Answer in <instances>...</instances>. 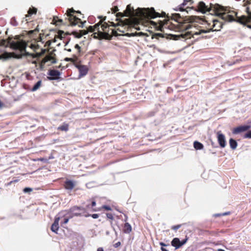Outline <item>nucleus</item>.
Segmentation results:
<instances>
[{"mask_svg": "<svg viewBox=\"0 0 251 251\" xmlns=\"http://www.w3.org/2000/svg\"><path fill=\"white\" fill-rule=\"evenodd\" d=\"M198 9L199 11L202 13L212 11L216 16L221 18L225 21L230 22L234 21L235 19L232 15L227 14V13L234 14L235 16H237V14L236 12L230 10L229 8L227 7H225L219 4L210 3V6L209 7L203 1H200L199 3Z\"/></svg>", "mask_w": 251, "mask_h": 251, "instance_id": "nucleus-1", "label": "nucleus"}, {"mask_svg": "<svg viewBox=\"0 0 251 251\" xmlns=\"http://www.w3.org/2000/svg\"><path fill=\"white\" fill-rule=\"evenodd\" d=\"M118 14L122 15V17H130L135 20L144 18L154 19L159 17V13L155 12L153 8H138L135 12L130 4L127 5L124 13H119Z\"/></svg>", "mask_w": 251, "mask_h": 251, "instance_id": "nucleus-2", "label": "nucleus"}, {"mask_svg": "<svg viewBox=\"0 0 251 251\" xmlns=\"http://www.w3.org/2000/svg\"><path fill=\"white\" fill-rule=\"evenodd\" d=\"M213 24L212 25L213 28H214L217 25L219 29L216 28L215 29L213 30L212 28H210L208 30L201 29V30H199L198 31H196V32H193L192 31H187V32H186L185 33H182L178 35H171L172 39L174 40H177L180 39L181 38H182V39L190 38L191 36H192L194 37V35H200L201 33H206L209 32L211 31H218V30H220V29L222 27V25L221 24V23H219L217 20H213Z\"/></svg>", "mask_w": 251, "mask_h": 251, "instance_id": "nucleus-3", "label": "nucleus"}, {"mask_svg": "<svg viewBox=\"0 0 251 251\" xmlns=\"http://www.w3.org/2000/svg\"><path fill=\"white\" fill-rule=\"evenodd\" d=\"M1 44L6 47H10L13 50H18L21 53L26 52V43L24 41L20 40L18 36H16L14 39L9 37L7 41L3 40Z\"/></svg>", "mask_w": 251, "mask_h": 251, "instance_id": "nucleus-4", "label": "nucleus"}, {"mask_svg": "<svg viewBox=\"0 0 251 251\" xmlns=\"http://www.w3.org/2000/svg\"><path fill=\"white\" fill-rule=\"evenodd\" d=\"M171 18L178 23V28L180 30H187L191 27V25L189 24L188 18H181L179 14H172Z\"/></svg>", "mask_w": 251, "mask_h": 251, "instance_id": "nucleus-5", "label": "nucleus"}, {"mask_svg": "<svg viewBox=\"0 0 251 251\" xmlns=\"http://www.w3.org/2000/svg\"><path fill=\"white\" fill-rule=\"evenodd\" d=\"M100 28L102 31H100V36L101 38L110 40L113 36H118L119 35L115 29L110 28L109 25L106 23L102 24Z\"/></svg>", "mask_w": 251, "mask_h": 251, "instance_id": "nucleus-6", "label": "nucleus"}, {"mask_svg": "<svg viewBox=\"0 0 251 251\" xmlns=\"http://www.w3.org/2000/svg\"><path fill=\"white\" fill-rule=\"evenodd\" d=\"M249 4L250 6L247 7L246 11L248 14V16L243 15L241 17H237L236 22L242 25H245L251 21V2L248 1L244 4L245 6Z\"/></svg>", "mask_w": 251, "mask_h": 251, "instance_id": "nucleus-7", "label": "nucleus"}, {"mask_svg": "<svg viewBox=\"0 0 251 251\" xmlns=\"http://www.w3.org/2000/svg\"><path fill=\"white\" fill-rule=\"evenodd\" d=\"M75 13V11L73 9H68L67 10V15L69 17V21L72 26H75L77 24V21H80V19L76 16H73L72 13Z\"/></svg>", "mask_w": 251, "mask_h": 251, "instance_id": "nucleus-8", "label": "nucleus"}, {"mask_svg": "<svg viewBox=\"0 0 251 251\" xmlns=\"http://www.w3.org/2000/svg\"><path fill=\"white\" fill-rule=\"evenodd\" d=\"M48 74L50 75V76L47 77V79L49 80H58L61 75L60 72L55 70H49Z\"/></svg>", "mask_w": 251, "mask_h": 251, "instance_id": "nucleus-9", "label": "nucleus"}, {"mask_svg": "<svg viewBox=\"0 0 251 251\" xmlns=\"http://www.w3.org/2000/svg\"><path fill=\"white\" fill-rule=\"evenodd\" d=\"M217 139L219 145L221 148H224L226 147V142L225 135L221 133L220 131H218L217 133Z\"/></svg>", "mask_w": 251, "mask_h": 251, "instance_id": "nucleus-10", "label": "nucleus"}, {"mask_svg": "<svg viewBox=\"0 0 251 251\" xmlns=\"http://www.w3.org/2000/svg\"><path fill=\"white\" fill-rule=\"evenodd\" d=\"M250 127L251 126L250 125L240 126L234 128L232 130V133L234 134H237L248 130L250 128Z\"/></svg>", "mask_w": 251, "mask_h": 251, "instance_id": "nucleus-11", "label": "nucleus"}, {"mask_svg": "<svg viewBox=\"0 0 251 251\" xmlns=\"http://www.w3.org/2000/svg\"><path fill=\"white\" fill-rule=\"evenodd\" d=\"M75 67L79 71V77L85 76L88 73V68L86 66L83 65H75Z\"/></svg>", "mask_w": 251, "mask_h": 251, "instance_id": "nucleus-12", "label": "nucleus"}, {"mask_svg": "<svg viewBox=\"0 0 251 251\" xmlns=\"http://www.w3.org/2000/svg\"><path fill=\"white\" fill-rule=\"evenodd\" d=\"M60 218L59 217H55L54 221L51 226V230L55 233H57V231L59 229V221Z\"/></svg>", "mask_w": 251, "mask_h": 251, "instance_id": "nucleus-13", "label": "nucleus"}, {"mask_svg": "<svg viewBox=\"0 0 251 251\" xmlns=\"http://www.w3.org/2000/svg\"><path fill=\"white\" fill-rule=\"evenodd\" d=\"M180 240L178 238H174L171 241V245L175 248V250L179 249L181 246Z\"/></svg>", "mask_w": 251, "mask_h": 251, "instance_id": "nucleus-14", "label": "nucleus"}, {"mask_svg": "<svg viewBox=\"0 0 251 251\" xmlns=\"http://www.w3.org/2000/svg\"><path fill=\"white\" fill-rule=\"evenodd\" d=\"M80 209V207L74 206L70 209V211L73 216H77L81 215V213L79 212Z\"/></svg>", "mask_w": 251, "mask_h": 251, "instance_id": "nucleus-15", "label": "nucleus"}, {"mask_svg": "<svg viewBox=\"0 0 251 251\" xmlns=\"http://www.w3.org/2000/svg\"><path fill=\"white\" fill-rule=\"evenodd\" d=\"M64 186L66 189L72 190L74 188L75 184L73 181L69 180L65 181Z\"/></svg>", "mask_w": 251, "mask_h": 251, "instance_id": "nucleus-16", "label": "nucleus"}, {"mask_svg": "<svg viewBox=\"0 0 251 251\" xmlns=\"http://www.w3.org/2000/svg\"><path fill=\"white\" fill-rule=\"evenodd\" d=\"M229 146L231 149L234 150L237 148V143L236 141L232 138H230L229 141Z\"/></svg>", "mask_w": 251, "mask_h": 251, "instance_id": "nucleus-17", "label": "nucleus"}, {"mask_svg": "<svg viewBox=\"0 0 251 251\" xmlns=\"http://www.w3.org/2000/svg\"><path fill=\"white\" fill-rule=\"evenodd\" d=\"M37 11V9L36 8L32 7L31 8H30L27 12V14L26 15V17H28L32 15L33 14H36Z\"/></svg>", "mask_w": 251, "mask_h": 251, "instance_id": "nucleus-18", "label": "nucleus"}, {"mask_svg": "<svg viewBox=\"0 0 251 251\" xmlns=\"http://www.w3.org/2000/svg\"><path fill=\"white\" fill-rule=\"evenodd\" d=\"M44 62L46 63L49 61H50L52 64H55L56 63V60L55 58H53L51 56L49 55L46 56L43 59Z\"/></svg>", "mask_w": 251, "mask_h": 251, "instance_id": "nucleus-19", "label": "nucleus"}, {"mask_svg": "<svg viewBox=\"0 0 251 251\" xmlns=\"http://www.w3.org/2000/svg\"><path fill=\"white\" fill-rule=\"evenodd\" d=\"M131 226L128 223H126L124 226V232L129 233L131 231Z\"/></svg>", "mask_w": 251, "mask_h": 251, "instance_id": "nucleus-20", "label": "nucleus"}, {"mask_svg": "<svg viewBox=\"0 0 251 251\" xmlns=\"http://www.w3.org/2000/svg\"><path fill=\"white\" fill-rule=\"evenodd\" d=\"M57 129L61 131H67L69 129V125L68 124L64 123L58 126Z\"/></svg>", "mask_w": 251, "mask_h": 251, "instance_id": "nucleus-21", "label": "nucleus"}, {"mask_svg": "<svg viewBox=\"0 0 251 251\" xmlns=\"http://www.w3.org/2000/svg\"><path fill=\"white\" fill-rule=\"evenodd\" d=\"M194 147L196 150H201L203 148V145L201 143L198 141H195L194 142Z\"/></svg>", "mask_w": 251, "mask_h": 251, "instance_id": "nucleus-22", "label": "nucleus"}, {"mask_svg": "<svg viewBox=\"0 0 251 251\" xmlns=\"http://www.w3.org/2000/svg\"><path fill=\"white\" fill-rule=\"evenodd\" d=\"M188 2V0H184L183 3H181L179 6V8L175 9V10H176V11L179 10L180 11H185L184 9L183 8V7L185 5H186L187 4Z\"/></svg>", "mask_w": 251, "mask_h": 251, "instance_id": "nucleus-23", "label": "nucleus"}, {"mask_svg": "<svg viewBox=\"0 0 251 251\" xmlns=\"http://www.w3.org/2000/svg\"><path fill=\"white\" fill-rule=\"evenodd\" d=\"M42 83L41 80L38 81L33 86V87L31 88V91L34 92L36 91L37 90L39 89L40 86H41Z\"/></svg>", "mask_w": 251, "mask_h": 251, "instance_id": "nucleus-24", "label": "nucleus"}, {"mask_svg": "<svg viewBox=\"0 0 251 251\" xmlns=\"http://www.w3.org/2000/svg\"><path fill=\"white\" fill-rule=\"evenodd\" d=\"M73 34L77 38H80L82 36V35L80 32H77V31H73Z\"/></svg>", "mask_w": 251, "mask_h": 251, "instance_id": "nucleus-25", "label": "nucleus"}, {"mask_svg": "<svg viewBox=\"0 0 251 251\" xmlns=\"http://www.w3.org/2000/svg\"><path fill=\"white\" fill-rule=\"evenodd\" d=\"M10 23L13 26H17L18 25V22L16 21L15 17H12L11 19Z\"/></svg>", "mask_w": 251, "mask_h": 251, "instance_id": "nucleus-26", "label": "nucleus"}, {"mask_svg": "<svg viewBox=\"0 0 251 251\" xmlns=\"http://www.w3.org/2000/svg\"><path fill=\"white\" fill-rule=\"evenodd\" d=\"M243 138L251 139V130H249L247 133H246L244 134Z\"/></svg>", "mask_w": 251, "mask_h": 251, "instance_id": "nucleus-27", "label": "nucleus"}, {"mask_svg": "<svg viewBox=\"0 0 251 251\" xmlns=\"http://www.w3.org/2000/svg\"><path fill=\"white\" fill-rule=\"evenodd\" d=\"M32 191V189L29 187H25L23 189V192L25 193L30 192Z\"/></svg>", "mask_w": 251, "mask_h": 251, "instance_id": "nucleus-28", "label": "nucleus"}, {"mask_svg": "<svg viewBox=\"0 0 251 251\" xmlns=\"http://www.w3.org/2000/svg\"><path fill=\"white\" fill-rule=\"evenodd\" d=\"M101 24V23H98V24H96L94 26V28H95V30H98V31L99 32V33L100 34V31L99 29H100V25Z\"/></svg>", "mask_w": 251, "mask_h": 251, "instance_id": "nucleus-29", "label": "nucleus"}, {"mask_svg": "<svg viewBox=\"0 0 251 251\" xmlns=\"http://www.w3.org/2000/svg\"><path fill=\"white\" fill-rule=\"evenodd\" d=\"M188 240V237L187 236H186L185 238L183 239L182 240L180 241V244H181V246L184 245Z\"/></svg>", "mask_w": 251, "mask_h": 251, "instance_id": "nucleus-30", "label": "nucleus"}, {"mask_svg": "<svg viewBox=\"0 0 251 251\" xmlns=\"http://www.w3.org/2000/svg\"><path fill=\"white\" fill-rule=\"evenodd\" d=\"M91 216L93 219H97L99 217V215L98 214H88L86 217Z\"/></svg>", "mask_w": 251, "mask_h": 251, "instance_id": "nucleus-31", "label": "nucleus"}, {"mask_svg": "<svg viewBox=\"0 0 251 251\" xmlns=\"http://www.w3.org/2000/svg\"><path fill=\"white\" fill-rule=\"evenodd\" d=\"M124 26H122L119 28H118L116 30L117 31H119V32H122V33H124L125 32V30H124Z\"/></svg>", "mask_w": 251, "mask_h": 251, "instance_id": "nucleus-32", "label": "nucleus"}, {"mask_svg": "<svg viewBox=\"0 0 251 251\" xmlns=\"http://www.w3.org/2000/svg\"><path fill=\"white\" fill-rule=\"evenodd\" d=\"M181 226V225H176V226H174L172 227V229L173 230H177L178 228H179Z\"/></svg>", "mask_w": 251, "mask_h": 251, "instance_id": "nucleus-33", "label": "nucleus"}, {"mask_svg": "<svg viewBox=\"0 0 251 251\" xmlns=\"http://www.w3.org/2000/svg\"><path fill=\"white\" fill-rule=\"evenodd\" d=\"M88 32H93L95 30V28L94 26H89L88 27V30H87Z\"/></svg>", "mask_w": 251, "mask_h": 251, "instance_id": "nucleus-34", "label": "nucleus"}, {"mask_svg": "<svg viewBox=\"0 0 251 251\" xmlns=\"http://www.w3.org/2000/svg\"><path fill=\"white\" fill-rule=\"evenodd\" d=\"M106 216L109 219H111V220L113 219V216L111 213H107Z\"/></svg>", "mask_w": 251, "mask_h": 251, "instance_id": "nucleus-35", "label": "nucleus"}, {"mask_svg": "<svg viewBox=\"0 0 251 251\" xmlns=\"http://www.w3.org/2000/svg\"><path fill=\"white\" fill-rule=\"evenodd\" d=\"M80 32L81 33L82 36L83 35H86L88 33V31L87 30H80Z\"/></svg>", "mask_w": 251, "mask_h": 251, "instance_id": "nucleus-36", "label": "nucleus"}, {"mask_svg": "<svg viewBox=\"0 0 251 251\" xmlns=\"http://www.w3.org/2000/svg\"><path fill=\"white\" fill-rule=\"evenodd\" d=\"M46 51V49H42L41 52L40 53H38V55L41 56V55H43L45 53Z\"/></svg>", "mask_w": 251, "mask_h": 251, "instance_id": "nucleus-37", "label": "nucleus"}, {"mask_svg": "<svg viewBox=\"0 0 251 251\" xmlns=\"http://www.w3.org/2000/svg\"><path fill=\"white\" fill-rule=\"evenodd\" d=\"M125 35L126 36L130 37V36H134L136 35L134 33H127L125 34Z\"/></svg>", "mask_w": 251, "mask_h": 251, "instance_id": "nucleus-38", "label": "nucleus"}, {"mask_svg": "<svg viewBox=\"0 0 251 251\" xmlns=\"http://www.w3.org/2000/svg\"><path fill=\"white\" fill-rule=\"evenodd\" d=\"M102 207L105 209V210H111V207L109 206H108V205H103L102 206Z\"/></svg>", "mask_w": 251, "mask_h": 251, "instance_id": "nucleus-39", "label": "nucleus"}, {"mask_svg": "<svg viewBox=\"0 0 251 251\" xmlns=\"http://www.w3.org/2000/svg\"><path fill=\"white\" fill-rule=\"evenodd\" d=\"M75 49H77L78 50V52H80L81 48H80V47L78 44H76L75 46Z\"/></svg>", "mask_w": 251, "mask_h": 251, "instance_id": "nucleus-40", "label": "nucleus"}, {"mask_svg": "<svg viewBox=\"0 0 251 251\" xmlns=\"http://www.w3.org/2000/svg\"><path fill=\"white\" fill-rule=\"evenodd\" d=\"M69 220V218H65L64 219V221L63 222H61V225L62 224H66L67 223H68V221Z\"/></svg>", "mask_w": 251, "mask_h": 251, "instance_id": "nucleus-41", "label": "nucleus"}, {"mask_svg": "<svg viewBox=\"0 0 251 251\" xmlns=\"http://www.w3.org/2000/svg\"><path fill=\"white\" fill-rule=\"evenodd\" d=\"M154 36L157 38L159 37H163L162 34L160 33L155 34Z\"/></svg>", "mask_w": 251, "mask_h": 251, "instance_id": "nucleus-42", "label": "nucleus"}, {"mask_svg": "<svg viewBox=\"0 0 251 251\" xmlns=\"http://www.w3.org/2000/svg\"><path fill=\"white\" fill-rule=\"evenodd\" d=\"M38 160H40L41 161H43L44 162H48V159L47 158H39Z\"/></svg>", "mask_w": 251, "mask_h": 251, "instance_id": "nucleus-43", "label": "nucleus"}, {"mask_svg": "<svg viewBox=\"0 0 251 251\" xmlns=\"http://www.w3.org/2000/svg\"><path fill=\"white\" fill-rule=\"evenodd\" d=\"M120 245H121V242H117L116 243H115L114 244V246L115 248H118Z\"/></svg>", "mask_w": 251, "mask_h": 251, "instance_id": "nucleus-44", "label": "nucleus"}, {"mask_svg": "<svg viewBox=\"0 0 251 251\" xmlns=\"http://www.w3.org/2000/svg\"><path fill=\"white\" fill-rule=\"evenodd\" d=\"M112 10L113 12L115 13L116 12L118 11V8L117 6H114V7H113Z\"/></svg>", "mask_w": 251, "mask_h": 251, "instance_id": "nucleus-45", "label": "nucleus"}, {"mask_svg": "<svg viewBox=\"0 0 251 251\" xmlns=\"http://www.w3.org/2000/svg\"><path fill=\"white\" fill-rule=\"evenodd\" d=\"M159 245L161 246V247H166V246H169V245H166L163 242H160Z\"/></svg>", "mask_w": 251, "mask_h": 251, "instance_id": "nucleus-46", "label": "nucleus"}, {"mask_svg": "<svg viewBox=\"0 0 251 251\" xmlns=\"http://www.w3.org/2000/svg\"><path fill=\"white\" fill-rule=\"evenodd\" d=\"M79 21L80 22V24L79 25H78V26L79 27L82 28L83 27V26H84V23H83L82 22H81V20Z\"/></svg>", "mask_w": 251, "mask_h": 251, "instance_id": "nucleus-47", "label": "nucleus"}, {"mask_svg": "<svg viewBox=\"0 0 251 251\" xmlns=\"http://www.w3.org/2000/svg\"><path fill=\"white\" fill-rule=\"evenodd\" d=\"M96 202L95 201H93L91 202V206L92 207H94L95 206H96Z\"/></svg>", "mask_w": 251, "mask_h": 251, "instance_id": "nucleus-48", "label": "nucleus"}, {"mask_svg": "<svg viewBox=\"0 0 251 251\" xmlns=\"http://www.w3.org/2000/svg\"><path fill=\"white\" fill-rule=\"evenodd\" d=\"M72 60V58H66L65 59V60L67 61H71Z\"/></svg>", "mask_w": 251, "mask_h": 251, "instance_id": "nucleus-49", "label": "nucleus"}, {"mask_svg": "<svg viewBox=\"0 0 251 251\" xmlns=\"http://www.w3.org/2000/svg\"><path fill=\"white\" fill-rule=\"evenodd\" d=\"M97 251H103V249L102 248L100 247V248H98Z\"/></svg>", "mask_w": 251, "mask_h": 251, "instance_id": "nucleus-50", "label": "nucleus"}, {"mask_svg": "<svg viewBox=\"0 0 251 251\" xmlns=\"http://www.w3.org/2000/svg\"><path fill=\"white\" fill-rule=\"evenodd\" d=\"M161 250L162 251H168V250H167L166 249L164 248V247H161Z\"/></svg>", "mask_w": 251, "mask_h": 251, "instance_id": "nucleus-51", "label": "nucleus"}, {"mask_svg": "<svg viewBox=\"0 0 251 251\" xmlns=\"http://www.w3.org/2000/svg\"><path fill=\"white\" fill-rule=\"evenodd\" d=\"M211 144H212V146H213V147H215H215H217V146H215V144H214V142H213L212 141H211Z\"/></svg>", "mask_w": 251, "mask_h": 251, "instance_id": "nucleus-52", "label": "nucleus"}, {"mask_svg": "<svg viewBox=\"0 0 251 251\" xmlns=\"http://www.w3.org/2000/svg\"><path fill=\"white\" fill-rule=\"evenodd\" d=\"M57 22H58L59 23H62L63 20L61 19H58Z\"/></svg>", "mask_w": 251, "mask_h": 251, "instance_id": "nucleus-53", "label": "nucleus"}, {"mask_svg": "<svg viewBox=\"0 0 251 251\" xmlns=\"http://www.w3.org/2000/svg\"><path fill=\"white\" fill-rule=\"evenodd\" d=\"M65 50H67L68 51H69V52H71L72 51V50L71 49H65Z\"/></svg>", "mask_w": 251, "mask_h": 251, "instance_id": "nucleus-54", "label": "nucleus"}, {"mask_svg": "<svg viewBox=\"0 0 251 251\" xmlns=\"http://www.w3.org/2000/svg\"><path fill=\"white\" fill-rule=\"evenodd\" d=\"M218 251H225L222 249H218Z\"/></svg>", "mask_w": 251, "mask_h": 251, "instance_id": "nucleus-55", "label": "nucleus"}, {"mask_svg": "<svg viewBox=\"0 0 251 251\" xmlns=\"http://www.w3.org/2000/svg\"><path fill=\"white\" fill-rule=\"evenodd\" d=\"M247 27H248V28H251V25H247Z\"/></svg>", "mask_w": 251, "mask_h": 251, "instance_id": "nucleus-56", "label": "nucleus"}, {"mask_svg": "<svg viewBox=\"0 0 251 251\" xmlns=\"http://www.w3.org/2000/svg\"><path fill=\"white\" fill-rule=\"evenodd\" d=\"M69 41H70V40L68 41L65 43V46H67V45L68 44V43H69Z\"/></svg>", "mask_w": 251, "mask_h": 251, "instance_id": "nucleus-57", "label": "nucleus"}, {"mask_svg": "<svg viewBox=\"0 0 251 251\" xmlns=\"http://www.w3.org/2000/svg\"><path fill=\"white\" fill-rule=\"evenodd\" d=\"M228 212H226V213H223L222 215H226L228 214Z\"/></svg>", "mask_w": 251, "mask_h": 251, "instance_id": "nucleus-58", "label": "nucleus"}, {"mask_svg": "<svg viewBox=\"0 0 251 251\" xmlns=\"http://www.w3.org/2000/svg\"><path fill=\"white\" fill-rule=\"evenodd\" d=\"M76 13H80V12L79 11H75Z\"/></svg>", "mask_w": 251, "mask_h": 251, "instance_id": "nucleus-59", "label": "nucleus"}, {"mask_svg": "<svg viewBox=\"0 0 251 251\" xmlns=\"http://www.w3.org/2000/svg\"><path fill=\"white\" fill-rule=\"evenodd\" d=\"M125 217H126L125 218V219H126L125 220H126L127 219V217L126 215H125Z\"/></svg>", "mask_w": 251, "mask_h": 251, "instance_id": "nucleus-60", "label": "nucleus"}, {"mask_svg": "<svg viewBox=\"0 0 251 251\" xmlns=\"http://www.w3.org/2000/svg\"><path fill=\"white\" fill-rule=\"evenodd\" d=\"M53 41V42H55L56 41V39H54Z\"/></svg>", "mask_w": 251, "mask_h": 251, "instance_id": "nucleus-61", "label": "nucleus"}, {"mask_svg": "<svg viewBox=\"0 0 251 251\" xmlns=\"http://www.w3.org/2000/svg\"><path fill=\"white\" fill-rule=\"evenodd\" d=\"M13 182V181H11L9 182V184H10L12 182Z\"/></svg>", "mask_w": 251, "mask_h": 251, "instance_id": "nucleus-62", "label": "nucleus"}, {"mask_svg": "<svg viewBox=\"0 0 251 251\" xmlns=\"http://www.w3.org/2000/svg\"><path fill=\"white\" fill-rule=\"evenodd\" d=\"M17 180H15L13 181V182H17Z\"/></svg>", "mask_w": 251, "mask_h": 251, "instance_id": "nucleus-63", "label": "nucleus"}, {"mask_svg": "<svg viewBox=\"0 0 251 251\" xmlns=\"http://www.w3.org/2000/svg\"><path fill=\"white\" fill-rule=\"evenodd\" d=\"M57 46H60V43H59V44H58L57 45Z\"/></svg>", "mask_w": 251, "mask_h": 251, "instance_id": "nucleus-64", "label": "nucleus"}]
</instances>
